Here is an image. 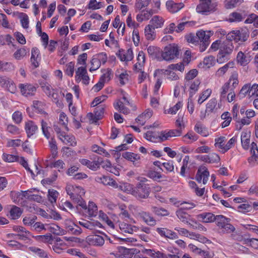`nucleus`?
Listing matches in <instances>:
<instances>
[{
  "instance_id": "obj_63",
  "label": "nucleus",
  "mask_w": 258,
  "mask_h": 258,
  "mask_svg": "<svg viewBox=\"0 0 258 258\" xmlns=\"http://www.w3.org/2000/svg\"><path fill=\"white\" fill-rule=\"evenodd\" d=\"M15 68V66L13 63L2 61L0 71L10 72L14 70Z\"/></svg>"
},
{
  "instance_id": "obj_51",
  "label": "nucleus",
  "mask_w": 258,
  "mask_h": 258,
  "mask_svg": "<svg viewBox=\"0 0 258 258\" xmlns=\"http://www.w3.org/2000/svg\"><path fill=\"white\" fill-rule=\"evenodd\" d=\"M152 211L155 215L159 216H167L170 214L169 212L163 208L153 207Z\"/></svg>"
},
{
  "instance_id": "obj_20",
  "label": "nucleus",
  "mask_w": 258,
  "mask_h": 258,
  "mask_svg": "<svg viewBox=\"0 0 258 258\" xmlns=\"http://www.w3.org/2000/svg\"><path fill=\"white\" fill-rule=\"evenodd\" d=\"M24 128L28 138H31L38 130V126L32 120H28L25 122Z\"/></svg>"
},
{
  "instance_id": "obj_12",
  "label": "nucleus",
  "mask_w": 258,
  "mask_h": 258,
  "mask_svg": "<svg viewBox=\"0 0 258 258\" xmlns=\"http://www.w3.org/2000/svg\"><path fill=\"white\" fill-rule=\"evenodd\" d=\"M95 107L93 113L90 112L88 114V116L94 122H97L102 118L106 106L105 104H101Z\"/></svg>"
},
{
  "instance_id": "obj_4",
  "label": "nucleus",
  "mask_w": 258,
  "mask_h": 258,
  "mask_svg": "<svg viewBox=\"0 0 258 258\" xmlns=\"http://www.w3.org/2000/svg\"><path fill=\"white\" fill-rule=\"evenodd\" d=\"M180 49L175 43H171L166 46L161 52V57L166 61H171L179 57Z\"/></svg>"
},
{
  "instance_id": "obj_58",
  "label": "nucleus",
  "mask_w": 258,
  "mask_h": 258,
  "mask_svg": "<svg viewBox=\"0 0 258 258\" xmlns=\"http://www.w3.org/2000/svg\"><path fill=\"white\" fill-rule=\"evenodd\" d=\"M151 0H136L135 4V7L136 10H141L142 9L147 7Z\"/></svg>"
},
{
  "instance_id": "obj_17",
  "label": "nucleus",
  "mask_w": 258,
  "mask_h": 258,
  "mask_svg": "<svg viewBox=\"0 0 258 258\" xmlns=\"http://www.w3.org/2000/svg\"><path fill=\"white\" fill-rule=\"evenodd\" d=\"M200 160L208 164H214L219 163L220 161V157L217 153L213 152L200 156Z\"/></svg>"
},
{
  "instance_id": "obj_35",
  "label": "nucleus",
  "mask_w": 258,
  "mask_h": 258,
  "mask_svg": "<svg viewBox=\"0 0 258 258\" xmlns=\"http://www.w3.org/2000/svg\"><path fill=\"white\" fill-rule=\"evenodd\" d=\"M176 215L178 218L184 223H188L190 220L191 216L185 212L183 209H179L176 211Z\"/></svg>"
},
{
  "instance_id": "obj_46",
  "label": "nucleus",
  "mask_w": 258,
  "mask_h": 258,
  "mask_svg": "<svg viewBox=\"0 0 258 258\" xmlns=\"http://www.w3.org/2000/svg\"><path fill=\"white\" fill-rule=\"evenodd\" d=\"M122 157L124 159L130 161L134 163L140 159V156L139 155L129 152H125L122 153Z\"/></svg>"
},
{
  "instance_id": "obj_37",
  "label": "nucleus",
  "mask_w": 258,
  "mask_h": 258,
  "mask_svg": "<svg viewBox=\"0 0 258 258\" xmlns=\"http://www.w3.org/2000/svg\"><path fill=\"white\" fill-rule=\"evenodd\" d=\"M84 209L87 210L86 212L90 217H95L97 213V207L96 205L93 202H89L88 205H86V208H83Z\"/></svg>"
},
{
  "instance_id": "obj_22",
  "label": "nucleus",
  "mask_w": 258,
  "mask_h": 258,
  "mask_svg": "<svg viewBox=\"0 0 258 258\" xmlns=\"http://www.w3.org/2000/svg\"><path fill=\"white\" fill-rule=\"evenodd\" d=\"M114 255L117 258H132L131 249L123 246H119L114 252Z\"/></svg>"
},
{
  "instance_id": "obj_28",
  "label": "nucleus",
  "mask_w": 258,
  "mask_h": 258,
  "mask_svg": "<svg viewBox=\"0 0 258 258\" xmlns=\"http://www.w3.org/2000/svg\"><path fill=\"white\" fill-rule=\"evenodd\" d=\"M14 230L17 232L18 233L17 236L19 237V239L25 240L29 238L31 236L30 232L27 230L24 227L17 226L14 227Z\"/></svg>"
},
{
  "instance_id": "obj_54",
  "label": "nucleus",
  "mask_w": 258,
  "mask_h": 258,
  "mask_svg": "<svg viewBox=\"0 0 258 258\" xmlns=\"http://www.w3.org/2000/svg\"><path fill=\"white\" fill-rule=\"evenodd\" d=\"M59 195V193L56 190L49 189L48 191V200L51 203H55Z\"/></svg>"
},
{
  "instance_id": "obj_2",
  "label": "nucleus",
  "mask_w": 258,
  "mask_h": 258,
  "mask_svg": "<svg viewBox=\"0 0 258 258\" xmlns=\"http://www.w3.org/2000/svg\"><path fill=\"white\" fill-rule=\"evenodd\" d=\"M66 189L68 195L72 200L82 208H86V203L83 199L85 192L81 186L69 184L67 185Z\"/></svg>"
},
{
  "instance_id": "obj_29",
  "label": "nucleus",
  "mask_w": 258,
  "mask_h": 258,
  "mask_svg": "<svg viewBox=\"0 0 258 258\" xmlns=\"http://www.w3.org/2000/svg\"><path fill=\"white\" fill-rule=\"evenodd\" d=\"M58 139L66 145L71 146H75L77 145L75 138L73 136L67 135L65 132L60 134Z\"/></svg>"
},
{
  "instance_id": "obj_43",
  "label": "nucleus",
  "mask_w": 258,
  "mask_h": 258,
  "mask_svg": "<svg viewBox=\"0 0 258 258\" xmlns=\"http://www.w3.org/2000/svg\"><path fill=\"white\" fill-rule=\"evenodd\" d=\"M119 228L122 232L132 234L134 231V229L137 227L135 226H132L131 224L122 222L119 224Z\"/></svg>"
},
{
  "instance_id": "obj_64",
  "label": "nucleus",
  "mask_w": 258,
  "mask_h": 258,
  "mask_svg": "<svg viewBox=\"0 0 258 258\" xmlns=\"http://www.w3.org/2000/svg\"><path fill=\"white\" fill-rule=\"evenodd\" d=\"M243 244L250 246L254 249H258V239L247 238L243 241Z\"/></svg>"
},
{
  "instance_id": "obj_26",
  "label": "nucleus",
  "mask_w": 258,
  "mask_h": 258,
  "mask_svg": "<svg viewBox=\"0 0 258 258\" xmlns=\"http://www.w3.org/2000/svg\"><path fill=\"white\" fill-rule=\"evenodd\" d=\"M116 55L122 61H131L134 57L133 52L131 49H128L126 51L119 50Z\"/></svg>"
},
{
  "instance_id": "obj_56",
  "label": "nucleus",
  "mask_w": 258,
  "mask_h": 258,
  "mask_svg": "<svg viewBox=\"0 0 258 258\" xmlns=\"http://www.w3.org/2000/svg\"><path fill=\"white\" fill-rule=\"evenodd\" d=\"M249 135L246 132H242L241 135V142L243 148L247 149L248 148L250 140Z\"/></svg>"
},
{
  "instance_id": "obj_55",
  "label": "nucleus",
  "mask_w": 258,
  "mask_h": 258,
  "mask_svg": "<svg viewBox=\"0 0 258 258\" xmlns=\"http://www.w3.org/2000/svg\"><path fill=\"white\" fill-rule=\"evenodd\" d=\"M147 176L149 178L153 179V180L158 182L160 181V179L162 178L163 176L165 177V176L162 175L160 172H157L155 170L149 171L147 173Z\"/></svg>"
},
{
  "instance_id": "obj_32",
  "label": "nucleus",
  "mask_w": 258,
  "mask_h": 258,
  "mask_svg": "<svg viewBox=\"0 0 258 258\" xmlns=\"http://www.w3.org/2000/svg\"><path fill=\"white\" fill-rule=\"evenodd\" d=\"M154 14L150 10H143L137 15L136 20L139 23L147 21L150 19Z\"/></svg>"
},
{
  "instance_id": "obj_39",
  "label": "nucleus",
  "mask_w": 258,
  "mask_h": 258,
  "mask_svg": "<svg viewBox=\"0 0 258 258\" xmlns=\"http://www.w3.org/2000/svg\"><path fill=\"white\" fill-rule=\"evenodd\" d=\"M217 100L216 98L211 99L206 104V112L208 114L215 112L217 109Z\"/></svg>"
},
{
  "instance_id": "obj_16",
  "label": "nucleus",
  "mask_w": 258,
  "mask_h": 258,
  "mask_svg": "<svg viewBox=\"0 0 258 258\" xmlns=\"http://www.w3.org/2000/svg\"><path fill=\"white\" fill-rule=\"evenodd\" d=\"M121 100H118L114 104V107L116 110H118L119 112L124 114H127L130 113V109L125 106V105H130V102L127 100L126 97L123 96Z\"/></svg>"
},
{
  "instance_id": "obj_9",
  "label": "nucleus",
  "mask_w": 258,
  "mask_h": 258,
  "mask_svg": "<svg viewBox=\"0 0 258 258\" xmlns=\"http://www.w3.org/2000/svg\"><path fill=\"white\" fill-rule=\"evenodd\" d=\"M147 141L153 143H161L164 141L163 131L161 132L148 131L144 135Z\"/></svg>"
},
{
  "instance_id": "obj_52",
  "label": "nucleus",
  "mask_w": 258,
  "mask_h": 258,
  "mask_svg": "<svg viewBox=\"0 0 258 258\" xmlns=\"http://www.w3.org/2000/svg\"><path fill=\"white\" fill-rule=\"evenodd\" d=\"M48 97L52 99L53 102L56 104L57 106L61 107L62 106V101L60 100V96L57 89H55Z\"/></svg>"
},
{
  "instance_id": "obj_7",
  "label": "nucleus",
  "mask_w": 258,
  "mask_h": 258,
  "mask_svg": "<svg viewBox=\"0 0 258 258\" xmlns=\"http://www.w3.org/2000/svg\"><path fill=\"white\" fill-rule=\"evenodd\" d=\"M249 36V33L247 29H241L234 30L229 33L227 36V39L230 41H234L236 42L239 41L244 42L247 40Z\"/></svg>"
},
{
  "instance_id": "obj_11",
  "label": "nucleus",
  "mask_w": 258,
  "mask_h": 258,
  "mask_svg": "<svg viewBox=\"0 0 258 258\" xmlns=\"http://www.w3.org/2000/svg\"><path fill=\"white\" fill-rule=\"evenodd\" d=\"M209 176L210 173L208 168L205 166H202L199 168L195 178L199 183L202 182L204 184H206Z\"/></svg>"
},
{
  "instance_id": "obj_61",
  "label": "nucleus",
  "mask_w": 258,
  "mask_h": 258,
  "mask_svg": "<svg viewBox=\"0 0 258 258\" xmlns=\"http://www.w3.org/2000/svg\"><path fill=\"white\" fill-rule=\"evenodd\" d=\"M2 159L6 162H14L19 161V156L4 153L2 156Z\"/></svg>"
},
{
  "instance_id": "obj_34",
  "label": "nucleus",
  "mask_w": 258,
  "mask_h": 258,
  "mask_svg": "<svg viewBox=\"0 0 258 258\" xmlns=\"http://www.w3.org/2000/svg\"><path fill=\"white\" fill-rule=\"evenodd\" d=\"M164 23V19L159 16H154L150 21V25H152V27L155 29H158L162 28Z\"/></svg>"
},
{
  "instance_id": "obj_15",
  "label": "nucleus",
  "mask_w": 258,
  "mask_h": 258,
  "mask_svg": "<svg viewBox=\"0 0 258 258\" xmlns=\"http://www.w3.org/2000/svg\"><path fill=\"white\" fill-rule=\"evenodd\" d=\"M79 162L83 165L86 166L90 169L96 171L99 168L101 161L100 158L98 157L97 160L96 158L93 161H90L87 159L82 158L79 159Z\"/></svg>"
},
{
  "instance_id": "obj_62",
  "label": "nucleus",
  "mask_w": 258,
  "mask_h": 258,
  "mask_svg": "<svg viewBox=\"0 0 258 258\" xmlns=\"http://www.w3.org/2000/svg\"><path fill=\"white\" fill-rule=\"evenodd\" d=\"M144 253L154 258H162V252L160 251H155L154 249H145Z\"/></svg>"
},
{
  "instance_id": "obj_40",
  "label": "nucleus",
  "mask_w": 258,
  "mask_h": 258,
  "mask_svg": "<svg viewBox=\"0 0 258 258\" xmlns=\"http://www.w3.org/2000/svg\"><path fill=\"white\" fill-rule=\"evenodd\" d=\"M23 211L21 209L16 206H12L9 213L10 216L12 219H17L20 217L22 215Z\"/></svg>"
},
{
  "instance_id": "obj_31",
  "label": "nucleus",
  "mask_w": 258,
  "mask_h": 258,
  "mask_svg": "<svg viewBox=\"0 0 258 258\" xmlns=\"http://www.w3.org/2000/svg\"><path fill=\"white\" fill-rule=\"evenodd\" d=\"M152 26L148 24L144 29L145 38L148 41H153L156 37L155 29L152 27Z\"/></svg>"
},
{
  "instance_id": "obj_30",
  "label": "nucleus",
  "mask_w": 258,
  "mask_h": 258,
  "mask_svg": "<svg viewBox=\"0 0 258 258\" xmlns=\"http://www.w3.org/2000/svg\"><path fill=\"white\" fill-rule=\"evenodd\" d=\"M226 141V137L220 136L215 139L214 146L218 148L219 151L223 154L225 153V142Z\"/></svg>"
},
{
  "instance_id": "obj_45",
  "label": "nucleus",
  "mask_w": 258,
  "mask_h": 258,
  "mask_svg": "<svg viewBox=\"0 0 258 258\" xmlns=\"http://www.w3.org/2000/svg\"><path fill=\"white\" fill-rule=\"evenodd\" d=\"M197 35L198 37V41L199 42H210V36L208 32L204 30H199L197 32Z\"/></svg>"
},
{
  "instance_id": "obj_53",
  "label": "nucleus",
  "mask_w": 258,
  "mask_h": 258,
  "mask_svg": "<svg viewBox=\"0 0 258 258\" xmlns=\"http://www.w3.org/2000/svg\"><path fill=\"white\" fill-rule=\"evenodd\" d=\"M14 39L10 34L0 35V45H4L8 44V45L12 44Z\"/></svg>"
},
{
  "instance_id": "obj_49",
  "label": "nucleus",
  "mask_w": 258,
  "mask_h": 258,
  "mask_svg": "<svg viewBox=\"0 0 258 258\" xmlns=\"http://www.w3.org/2000/svg\"><path fill=\"white\" fill-rule=\"evenodd\" d=\"M190 157L188 155H186L184 157L182 162V166L180 168V175L182 177L186 176V170L188 168V165L189 163Z\"/></svg>"
},
{
  "instance_id": "obj_5",
  "label": "nucleus",
  "mask_w": 258,
  "mask_h": 258,
  "mask_svg": "<svg viewBox=\"0 0 258 258\" xmlns=\"http://www.w3.org/2000/svg\"><path fill=\"white\" fill-rule=\"evenodd\" d=\"M231 219L227 218L222 215H218L216 224L220 230V232L222 234H229L233 232L235 228L233 225L230 223Z\"/></svg>"
},
{
  "instance_id": "obj_1",
  "label": "nucleus",
  "mask_w": 258,
  "mask_h": 258,
  "mask_svg": "<svg viewBox=\"0 0 258 258\" xmlns=\"http://www.w3.org/2000/svg\"><path fill=\"white\" fill-rule=\"evenodd\" d=\"M139 181L135 186L130 183H124L120 186L121 190L130 194L138 199H147L151 192L150 185L147 183L148 179L144 177L138 179Z\"/></svg>"
},
{
  "instance_id": "obj_36",
  "label": "nucleus",
  "mask_w": 258,
  "mask_h": 258,
  "mask_svg": "<svg viewBox=\"0 0 258 258\" xmlns=\"http://www.w3.org/2000/svg\"><path fill=\"white\" fill-rule=\"evenodd\" d=\"M88 240L90 244L94 245L101 246L104 243V238L98 235H93L88 236Z\"/></svg>"
},
{
  "instance_id": "obj_23",
  "label": "nucleus",
  "mask_w": 258,
  "mask_h": 258,
  "mask_svg": "<svg viewBox=\"0 0 258 258\" xmlns=\"http://www.w3.org/2000/svg\"><path fill=\"white\" fill-rule=\"evenodd\" d=\"M218 215L212 213L204 212L198 215V219L203 223H212L216 222Z\"/></svg>"
},
{
  "instance_id": "obj_44",
  "label": "nucleus",
  "mask_w": 258,
  "mask_h": 258,
  "mask_svg": "<svg viewBox=\"0 0 258 258\" xmlns=\"http://www.w3.org/2000/svg\"><path fill=\"white\" fill-rule=\"evenodd\" d=\"M29 250L41 258H47L48 255L47 252L43 249H41L36 246H30Z\"/></svg>"
},
{
  "instance_id": "obj_10",
  "label": "nucleus",
  "mask_w": 258,
  "mask_h": 258,
  "mask_svg": "<svg viewBox=\"0 0 258 258\" xmlns=\"http://www.w3.org/2000/svg\"><path fill=\"white\" fill-rule=\"evenodd\" d=\"M0 87L13 94L17 91V87L14 81L6 76H0Z\"/></svg>"
},
{
  "instance_id": "obj_27",
  "label": "nucleus",
  "mask_w": 258,
  "mask_h": 258,
  "mask_svg": "<svg viewBox=\"0 0 258 258\" xmlns=\"http://www.w3.org/2000/svg\"><path fill=\"white\" fill-rule=\"evenodd\" d=\"M152 115V111L150 109H147L136 118V121L139 124L143 126Z\"/></svg>"
},
{
  "instance_id": "obj_47",
  "label": "nucleus",
  "mask_w": 258,
  "mask_h": 258,
  "mask_svg": "<svg viewBox=\"0 0 258 258\" xmlns=\"http://www.w3.org/2000/svg\"><path fill=\"white\" fill-rule=\"evenodd\" d=\"M30 191L29 190L22 191V196L28 200L36 201L38 203H40L42 201L41 196L38 195L30 194Z\"/></svg>"
},
{
  "instance_id": "obj_14",
  "label": "nucleus",
  "mask_w": 258,
  "mask_h": 258,
  "mask_svg": "<svg viewBox=\"0 0 258 258\" xmlns=\"http://www.w3.org/2000/svg\"><path fill=\"white\" fill-rule=\"evenodd\" d=\"M201 81L199 79H195L194 81L184 83V88L189 92V97H193L199 89Z\"/></svg>"
},
{
  "instance_id": "obj_19",
  "label": "nucleus",
  "mask_w": 258,
  "mask_h": 258,
  "mask_svg": "<svg viewBox=\"0 0 258 258\" xmlns=\"http://www.w3.org/2000/svg\"><path fill=\"white\" fill-rule=\"evenodd\" d=\"M138 216L149 226H153L156 224V220L149 212L141 211L138 213Z\"/></svg>"
},
{
  "instance_id": "obj_41",
  "label": "nucleus",
  "mask_w": 258,
  "mask_h": 258,
  "mask_svg": "<svg viewBox=\"0 0 258 258\" xmlns=\"http://www.w3.org/2000/svg\"><path fill=\"white\" fill-rule=\"evenodd\" d=\"M251 122V120H249L246 117H244L241 119L239 117L235 121V128L237 131H240L244 125H249Z\"/></svg>"
},
{
  "instance_id": "obj_60",
  "label": "nucleus",
  "mask_w": 258,
  "mask_h": 258,
  "mask_svg": "<svg viewBox=\"0 0 258 258\" xmlns=\"http://www.w3.org/2000/svg\"><path fill=\"white\" fill-rule=\"evenodd\" d=\"M150 2L152 7V8L150 9V11H151L153 14L158 13L161 10L160 0H151Z\"/></svg>"
},
{
  "instance_id": "obj_57",
  "label": "nucleus",
  "mask_w": 258,
  "mask_h": 258,
  "mask_svg": "<svg viewBox=\"0 0 258 258\" xmlns=\"http://www.w3.org/2000/svg\"><path fill=\"white\" fill-rule=\"evenodd\" d=\"M212 90L211 89H207L204 91L200 95L198 100V102L199 104H201L206 100H207L212 94Z\"/></svg>"
},
{
  "instance_id": "obj_59",
  "label": "nucleus",
  "mask_w": 258,
  "mask_h": 258,
  "mask_svg": "<svg viewBox=\"0 0 258 258\" xmlns=\"http://www.w3.org/2000/svg\"><path fill=\"white\" fill-rule=\"evenodd\" d=\"M233 63L232 62H229L225 64L224 66L220 68L216 72V75L218 76H223L226 72L228 71L229 68H233Z\"/></svg>"
},
{
  "instance_id": "obj_25",
  "label": "nucleus",
  "mask_w": 258,
  "mask_h": 258,
  "mask_svg": "<svg viewBox=\"0 0 258 258\" xmlns=\"http://www.w3.org/2000/svg\"><path fill=\"white\" fill-rule=\"evenodd\" d=\"M29 55V49L25 47L18 48L13 53V57L16 60H23Z\"/></svg>"
},
{
  "instance_id": "obj_18",
  "label": "nucleus",
  "mask_w": 258,
  "mask_h": 258,
  "mask_svg": "<svg viewBox=\"0 0 258 258\" xmlns=\"http://www.w3.org/2000/svg\"><path fill=\"white\" fill-rule=\"evenodd\" d=\"M64 224L68 230L75 235H78L82 233L81 228L70 219H66L64 221Z\"/></svg>"
},
{
  "instance_id": "obj_24",
  "label": "nucleus",
  "mask_w": 258,
  "mask_h": 258,
  "mask_svg": "<svg viewBox=\"0 0 258 258\" xmlns=\"http://www.w3.org/2000/svg\"><path fill=\"white\" fill-rule=\"evenodd\" d=\"M41 60V55L40 54L39 50L36 47H33L31 50V55L30 61L32 66L34 68H37L39 66V63Z\"/></svg>"
},
{
  "instance_id": "obj_3",
  "label": "nucleus",
  "mask_w": 258,
  "mask_h": 258,
  "mask_svg": "<svg viewBox=\"0 0 258 258\" xmlns=\"http://www.w3.org/2000/svg\"><path fill=\"white\" fill-rule=\"evenodd\" d=\"M217 6V2H212V0H199L196 11L198 13L208 15L216 11Z\"/></svg>"
},
{
  "instance_id": "obj_6",
  "label": "nucleus",
  "mask_w": 258,
  "mask_h": 258,
  "mask_svg": "<svg viewBox=\"0 0 258 258\" xmlns=\"http://www.w3.org/2000/svg\"><path fill=\"white\" fill-rule=\"evenodd\" d=\"M234 48V46L231 41H223V44L221 45L220 50L217 55V60L219 63H222L229 59V55L232 53Z\"/></svg>"
},
{
  "instance_id": "obj_33",
  "label": "nucleus",
  "mask_w": 258,
  "mask_h": 258,
  "mask_svg": "<svg viewBox=\"0 0 258 258\" xmlns=\"http://www.w3.org/2000/svg\"><path fill=\"white\" fill-rule=\"evenodd\" d=\"M181 129H175L163 131L164 141L168 140L170 138L174 137H179L182 134Z\"/></svg>"
},
{
  "instance_id": "obj_8",
  "label": "nucleus",
  "mask_w": 258,
  "mask_h": 258,
  "mask_svg": "<svg viewBox=\"0 0 258 258\" xmlns=\"http://www.w3.org/2000/svg\"><path fill=\"white\" fill-rule=\"evenodd\" d=\"M18 87L23 96L31 97L35 94L38 86L37 85H35L32 84L25 83L20 84Z\"/></svg>"
},
{
  "instance_id": "obj_21",
  "label": "nucleus",
  "mask_w": 258,
  "mask_h": 258,
  "mask_svg": "<svg viewBox=\"0 0 258 258\" xmlns=\"http://www.w3.org/2000/svg\"><path fill=\"white\" fill-rule=\"evenodd\" d=\"M183 3H176L172 0H169L166 2V8L168 11L171 13H175L179 11L184 7Z\"/></svg>"
},
{
  "instance_id": "obj_50",
  "label": "nucleus",
  "mask_w": 258,
  "mask_h": 258,
  "mask_svg": "<svg viewBox=\"0 0 258 258\" xmlns=\"http://www.w3.org/2000/svg\"><path fill=\"white\" fill-rule=\"evenodd\" d=\"M194 130L204 137H207L209 135L208 128L201 124H196L194 127Z\"/></svg>"
},
{
  "instance_id": "obj_42",
  "label": "nucleus",
  "mask_w": 258,
  "mask_h": 258,
  "mask_svg": "<svg viewBox=\"0 0 258 258\" xmlns=\"http://www.w3.org/2000/svg\"><path fill=\"white\" fill-rule=\"evenodd\" d=\"M41 126L42 134L48 140L51 138V134L50 131H51V127L48 125V123L43 119L41 121Z\"/></svg>"
},
{
  "instance_id": "obj_38",
  "label": "nucleus",
  "mask_w": 258,
  "mask_h": 258,
  "mask_svg": "<svg viewBox=\"0 0 258 258\" xmlns=\"http://www.w3.org/2000/svg\"><path fill=\"white\" fill-rule=\"evenodd\" d=\"M236 60L238 63L243 66H246L250 61V59L247 54H245L241 51L238 52L237 55Z\"/></svg>"
},
{
  "instance_id": "obj_13",
  "label": "nucleus",
  "mask_w": 258,
  "mask_h": 258,
  "mask_svg": "<svg viewBox=\"0 0 258 258\" xmlns=\"http://www.w3.org/2000/svg\"><path fill=\"white\" fill-rule=\"evenodd\" d=\"M75 79L77 82L82 80V83L85 85H88L89 83L90 79L85 67H80L77 69L76 72Z\"/></svg>"
},
{
  "instance_id": "obj_48",
  "label": "nucleus",
  "mask_w": 258,
  "mask_h": 258,
  "mask_svg": "<svg viewBox=\"0 0 258 258\" xmlns=\"http://www.w3.org/2000/svg\"><path fill=\"white\" fill-rule=\"evenodd\" d=\"M198 71L197 69H191L184 76V83L194 81V79L198 76Z\"/></svg>"
}]
</instances>
